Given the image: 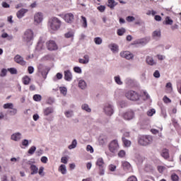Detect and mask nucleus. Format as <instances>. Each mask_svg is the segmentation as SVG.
<instances>
[{
  "label": "nucleus",
  "mask_w": 181,
  "mask_h": 181,
  "mask_svg": "<svg viewBox=\"0 0 181 181\" xmlns=\"http://www.w3.org/2000/svg\"><path fill=\"white\" fill-rule=\"evenodd\" d=\"M96 166H98L99 169H103L104 168V165H105V163L104 162V158L103 157H98L97 158Z\"/></svg>",
  "instance_id": "aec40b11"
},
{
  "label": "nucleus",
  "mask_w": 181,
  "mask_h": 181,
  "mask_svg": "<svg viewBox=\"0 0 181 181\" xmlns=\"http://www.w3.org/2000/svg\"><path fill=\"white\" fill-rule=\"evenodd\" d=\"M153 141V138L151 135L141 136L139 138V144L141 145V146H148V145H151Z\"/></svg>",
  "instance_id": "7ed1b4c3"
},
{
  "label": "nucleus",
  "mask_w": 181,
  "mask_h": 181,
  "mask_svg": "<svg viewBox=\"0 0 181 181\" xmlns=\"http://www.w3.org/2000/svg\"><path fill=\"white\" fill-rule=\"evenodd\" d=\"M81 22L83 28H87V18H86V17L81 16Z\"/></svg>",
  "instance_id": "79ce46f5"
},
{
  "label": "nucleus",
  "mask_w": 181,
  "mask_h": 181,
  "mask_svg": "<svg viewBox=\"0 0 181 181\" xmlns=\"http://www.w3.org/2000/svg\"><path fill=\"white\" fill-rule=\"evenodd\" d=\"M30 175H37L38 172H39V168H37V166H36V165L35 164H31L30 167Z\"/></svg>",
  "instance_id": "b1692460"
},
{
  "label": "nucleus",
  "mask_w": 181,
  "mask_h": 181,
  "mask_svg": "<svg viewBox=\"0 0 181 181\" xmlns=\"http://www.w3.org/2000/svg\"><path fill=\"white\" fill-rule=\"evenodd\" d=\"M59 91H60L61 94H63V95H67V88H66V87H60Z\"/></svg>",
  "instance_id": "37998d69"
},
{
  "label": "nucleus",
  "mask_w": 181,
  "mask_h": 181,
  "mask_svg": "<svg viewBox=\"0 0 181 181\" xmlns=\"http://www.w3.org/2000/svg\"><path fill=\"white\" fill-rule=\"evenodd\" d=\"M104 112L108 117H111L114 114V105L111 103H106L103 107Z\"/></svg>",
  "instance_id": "423d86ee"
},
{
  "label": "nucleus",
  "mask_w": 181,
  "mask_h": 181,
  "mask_svg": "<svg viewBox=\"0 0 181 181\" xmlns=\"http://www.w3.org/2000/svg\"><path fill=\"white\" fill-rule=\"evenodd\" d=\"M161 156L164 158V159H168V158H169V151L168 149H163L161 152Z\"/></svg>",
  "instance_id": "72a5a7b5"
},
{
  "label": "nucleus",
  "mask_w": 181,
  "mask_h": 181,
  "mask_svg": "<svg viewBox=\"0 0 181 181\" xmlns=\"http://www.w3.org/2000/svg\"><path fill=\"white\" fill-rule=\"evenodd\" d=\"M14 105L13 103H6L3 105V108H4V110H13Z\"/></svg>",
  "instance_id": "4c0bfd02"
},
{
  "label": "nucleus",
  "mask_w": 181,
  "mask_h": 181,
  "mask_svg": "<svg viewBox=\"0 0 181 181\" xmlns=\"http://www.w3.org/2000/svg\"><path fill=\"white\" fill-rule=\"evenodd\" d=\"M14 62L21 66H26V61H25L23 57L19 54H17L14 57Z\"/></svg>",
  "instance_id": "f8f14e48"
},
{
  "label": "nucleus",
  "mask_w": 181,
  "mask_h": 181,
  "mask_svg": "<svg viewBox=\"0 0 181 181\" xmlns=\"http://www.w3.org/2000/svg\"><path fill=\"white\" fill-rule=\"evenodd\" d=\"M35 49H36L37 52H40V50H43V49H45V46L43 45V42H40V41L38 42Z\"/></svg>",
  "instance_id": "c9c22d12"
},
{
  "label": "nucleus",
  "mask_w": 181,
  "mask_h": 181,
  "mask_svg": "<svg viewBox=\"0 0 181 181\" xmlns=\"http://www.w3.org/2000/svg\"><path fill=\"white\" fill-rule=\"evenodd\" d=\"M160 36H162L160 30H156L152 33V37L154 40H159V39H160Z\"/></svg>",
  "instance_id": "4be33fe9"
},
{
  "label": "nucleus",
  "mask_w": 181,
  "mask_h": 181,
  "mask_svg": "<svg viewBox=\"0 0 181 181\" xmlns=\"http://www.w3.org/2000/svg\"><path fill=\"white\" fill-rule=\"evenodd\" d=\"M67 162H69V158H67V156L62 157L61 158L62 163H64L66 165L67 164Z\"/></svg>",
  "instance_id": "13d9d810"
},
{
  "label": "nucleus",
  "mask_w": 181,
  "mask_h": 181,
  "mask_svg": "<svg viewBox=\"0 0 181 181\" xmlns=\"http://www.w3.org/2000/svg\"><path fill=\"white\" fill-rule=\"evenodd\" d=\"M37 69L38 73L41 74L43 78H46V77H47V74H49V68L43 64H39Z\"/></svg>",
  "instance_id": "0eeeda50"
},
{
  "label": "nucleus",
  "mask_w": 181,
  "mask_h": 181,
  "mask_svg": "<svg viewBox=\"0 0 181 181\" xmlns=\"http://www.w3.org/2000/svg\"><path fill=\"white\" fill-rule=\"evenodd\" d=\"M40 160L42 163H47V160H49V159H47V157L46 156H42L41 158H40Z\"/></svg>",
  "instance_id": "338daca9"
},
{
  "label": "nucleus",
  "mask_w": 181,
  "mask_h": 181,
  "mask_svg": "<svg viewBox=\"0 0 181 181\" xmlns=\"http://www.w3.org/2000/svg\"><path fill=\"white\" fill-rule=\"evenodd\" d=\"M11 110H9V114H11V115H16V114L18 113V110L13 107Z\"/></svg>",
  "instance_id": "bf43d9fd"
},
{
  "label": "nucleus",
  "mask_w": 181,
  "mask_h": 181,
  "mask_svg": "<svg viewBox=\"0 0 181 181\" xmlns=\"http://www.w3.org/2000/svg\"><path fill=\"white\" fill-rule=\"evenodd\" d=\"M136 162H139V163H142L144 158H142V156H141V155L136 154Z\"/></svg>",
  "instance_id": "8fccbe9b"
},
{
  "label": "nucleus",
  "mask_w": 181,
  "mask_h": 181,
  "mask_svg": "<svg viewBox=\"0 0 181 181\" xmlns=\"http://www.w3.org/2000/svg\"><path fill=\"white\" fill-rule=\"evenodd\" d=\"M108 169H109V170H110V172H115V170L117 169V166L114 164H110L108 166Z\"/></svg>",
  "instance_id": "603ef678"
},
{
  "label": "nucleus",
  "mask_w": 181,
  "mask_h": 181,
  "mask_svg": "<svg viewBox=\"0 0 181 181\" xmlns=\"http://www.w3.org/2000/svg\"><path fill=\"white\" fill-rule=\"evenodd\" d=\"M109 49L112 52V53H118L119 48L118 45L115 43H111L108 45Z\"/></svg>",
  "instance_id": "412c9836"
},
{
  "label": "nucleus",
  "mask_w": 181,
  "mask_h": 181,
  "mask_svg": "<svg viewBox=\"0 0 181 181\" xmlns=\"http://www.w3.org/2000/svg\"><path fill=\"white\" fill-rule=\"evenodd\" d=\"M123 117H124V119L129 121L131 119H134V118L135 117V113L132 110H128L123 115Z\"/></svg>",
  "instance_id": "4468645a"
},
{
  "label": "nucleus",
  "mask_w": 181,
  "mask_h": 181,
  "mask_svg": "<svg viewBox=\"0 0 181 181\" xmlns=\"http://www.w3.org/2000/svg\"><path fill=\"white\" fill-rule=\"evenodd\" d=\"M171 180L173 181H178L179 180V176H177V175H176V174H173L171 175Z\"/></svg>",
  "instance_id": "680f3d73"
},
{
  "label": "nucleus",
  "mask_w": 181,
  "mask_h": 181,
  "mask_svg": "<svg viewBox=\"0 0 181 181\" xmlns=\"http://www.w3.org/2000/svg\"><path fill=\"white\" fill-rule=\"evenodd\" d=\"M37 69L38 73L41 74L43 78H46V77H47V74H49V68L43 64H39Z\"/></svg>",
  "instance_id": "6e6552de"
},
{
  "label": "nucleus",
  "mask_w": 181,
  "mask_h": 181,
  "mask_svg": "<svg viewBox=\"0 0 181 181\" xmlns=\"http://www.w3.org/2000/svg\"><path fill=\"white\" fill-rule=\"evenodd\" d=\"M121 57L123 59H127V60H132L134 59V54L131 53L129 51H123L120 52Z\"/></svg>",
  "instance_id": "9b49d317"
},
{
  "label": "nucleus",
  "mask_w": 181,
  "mask_h": 181,
  "mask_svg": "<svg viewBox=\"0 0 181 181\" xmlns=\"http://www.w3.org/2000/svg\"><path fill=\"white\" fill-rule=\"evenodd\" d=\"M81 109L83 111H86V112H91V108H90V106H88V104L84 103L81 105Z\"/></svg>",
  "instance_id": "473e14b6"
},
{
  "label": "nucleus",
  "mask_w": 181,
  "mask_h": 181,
  "mask_svg": "<svg viewBox=\"0 0 181 181\" xmlns=\"http://www.w3.org/2000/svg\"><path fill=\"white\" fill-rule=\"evenodd\" d=\"M29 12V10L27 8H21L16 13V16L18 19H22Z\"/></svg>",
  "instance_id": "a211bd4d"
},
{
  "label": "nucleus",
  "mask_w": 181,
  "mask_h": 181,
  "mask_svg": "<svg viewBox=\"0 0 181 181\" xmlns=\"http://www.w3.org/2000/svg\"><path fill=\"white\" fill-rule=\"evenodd\" d=\"M119 150V144H118L117 140L112 141L109 144V151L112 152V153H117Z\"/></svg>",
  "instance_id": "39448f33"
},
{
  "label": "nucleus",
  "mask_w": 181,
  "mask_h": 181,
  "mask_svg": "<svg viewBox=\"0 0 181 181\" xmlns=\"http://www.w3.org/2000/svg\"><path fill=\"white\" fill-rule=\"evenodd\" d=\"M114 80L117 86H122V84H124V82L121 80V76L119 75L114 76Z\"/></svg>",
  "instance_id": "a878e982"
},
{
  "label": "nucleus",
  "mask_w": 181,
  "mask_h": 181,
  "mask_svg": "<svg viewBox=\"0 0 181 181\" xmlns=\"http://www.w3.org/2000/svg\"><path fill=\"white\" fill-rule=\"evenodd\" d=\"M33 100L34 101H37V102L42 101V95H37V94L34 95Z\"/></svg>",
  "instance_id": "09e8293b"
},
{
  "label": "nucleus",
  "mask_w": 181,
  "mask_h": 181,
  "mask_svg": "<svg viewBox=\"0 0 181 181\" xmlns=\"http://www.w3.org/2000/svg\"><path fill=\"white\" fill-rule=\"evenodd\" d=\"M47 26L49 32L54 33L62 28V21L57 17H52L48 21Z\"/></svg>",
  "instance_id": "f257e3e1"
},
{
  "label": "nucleus",
  "mask_w": 181,
  "mask_h": 181,
  "mask_svg": "<svg viewBox=\"0 0 181 181\" xmlns=\"http://www.w3.org/2000/svg\"><path fill=\"white\" fill-rule=\"evenodd\" d=\"M38 175H40V176H45V167H40L38 170Z\"/></svg>",
  "instance_id": "49530a36"
},
{
  "label": "nucleus",
  "mask_w": 181,
  "mask_h": 181,
  "mask_svg": "<svg viewBox=\"0 0 181 181\" xmlns=\"http://www.w3.org/2000/svg\"><path fill=\"white\" fill-rule=\"evenodd\" d=\"M146 63L148 66H156L158 64V62L152 56H147L146 57Z\"/></svg>",
  "instance_id": "2eb2a0df"
},
{
  "label": "nucleus",
  "mask_w": 181,
  "mask_h": 181,
  "mask_svg": "<svg viewBox=\"0 0 181 181\" xmlns=\"http://www.w3.org/2000/svg\"><path fill=\"white\" fill-rule=\"evenodd\" d=\"M46 45L47 48L51 52L57 50V49H59V47H57V44H56V42L54 40H49L48 42H47Z\"/></svg>",
  "instance_id": "1a4fd4ad"
},
{
  "label": "nucleus",
  "mask_w": 181,
  "mask_h": 181,
  "mask_svg": "<svg viewBox=\"0 0 181 181\" xmlns=\"http://www.w3.org/2000/svg\"><path fill=\"white\" fill-rule=\"evenodd\" d=\"M127 181H138V179H136V177L134 175L130 176L128 177Z\"/></svg>",
  "instance_id": "69168bd1"
},
{
  "label": "nucleus",
  "mask_w": 181,
  "mask_h": 181,
  "mask_svg": "<svg viewBox=\"0 0 181 181\" xmlns=\"http://www.w3.org/2000/svg\"><path fill=\"white\" fill-rule=\"evenodd\" d=\"M54 112V109L52 107H48L44 109V115L47 117L50 115V114H53Z\"/></svg>",
  "instance_id": "5701e85b"
},
{
  "label": "nucleus",
  "mask_w": 181,
  "mask_h": 181,
  "mask_svg": "<svg viewBox=\"0 0 181 181\" xmlns=\"http://www.w3.org/2000/svg\"><path fill=\"white\" fill-rule=\"evenodd\" d=\"M11 141H14V142H19L21 139H22V133L16 132L11 134Z\"/></svg>",
  "instance_id": "f3484780"
},
{
  "label": "nucleus",
  "mask_w": 181,
  "mask_h": 181,
  "mask_svg": "<svg viewBox=\"0 0 181 181\" xmlns=\"http://www.w3.org/2000/svg\"><path fill=\"white\" fill-rule=\"evenodd\" d=\"M64 36L66 37V39H73V37H74V31L70 30L65 33Z\"/></svg>",
  "instance_id": "2f4dec72"
},
{
  "label": "nucleus",
  "mask_w": 181,
  "mask_h": 181,
  "mask_svg": "<svg viewBox=\"0 0 181 181\" xmlns=\"http://www.w3.org/2000/svg\"><path fill=\"white\" fill-rule=\"evenodd\" d=\"M125 95L128 100L131 101H138L139 100V94L134 90H129L125 93Z\"/></svg>",
  "instance_id": "20e7f679"
},
{
  "label": "nucleus",
  "mask_w": 181,
  "mask_h": 181,
  "mask_svg": "<svg viewBox=\"0 0 181 181\" xmlns=\"http://www.w3.org/2000/svg\"><path fill=\"white\" fill-rule=\"evenodd\" d=\"M23 83L25 86H28L29 83H30V78L29 76H25L23 78Z\"/></svg>",
  "instance_id": "58836bf2"
},
{
  "label": "nucleus",
  "mask_w": 181,
  "mask_h": 181,
  "mask_svg": "<svg viewBox=\"0 0 181 181\" xmlns=\"http://www.w3.org/2000/svg\"><path fill=\"white\" fill-rule=\"evenodd\" d=\"M77 147V140L76 139H74L71 144V145H69L68 146L69 149L71 150V149H74Z\"/></svg>",
  "instance_id": "e433bc0d"
},
{
  "label": "nucleus",
  "mask_w": 181,
  "mask_h": 181,
  "mask_svg": "<svg viewBox=\"0 0 181 181\" xmlns=\"http://www.w3.org/2000/svg\"><path fill=\"white\" fill-rule=\"evenodd\" d=\"M151 42V37H145L144 38H141L134 41L135 45H141V46H145V45H148Z\"/></svg>",
  "instance_id": "9d476101"
},
{
  "label": "nucleus",
  "mask_w": 181,
  "mask_h": 181,
  "mask_svg": "<svg viewBox=\"0 0 181 181\" xmlns=\"http://www.w3.org/2000/svg\"><path fill=\"white\" fill-rule=\"evenodd\" d=\"M86 151L87 152H90V153H94V148L93 146H91V145H88L86 146Z\"/></svg>",
  "instance_id": "5fc2aeb1"
},
{
  "label": "nucleus",
  "mask_w": 181,
  "mask_h": 181,
  "mask_svg": "<svg viewBox=\"0 0 181 181\" xmlns=\"http://www.w3.org/2000/svg\"><path fill=\"white\" fill-rule=\"evenodd\" d=\"M122 141L123 142V145L124 146H125V148H129V146H131V141L125 139V137H122Z\"/></svg>",
  "instance_id": "cd10ccee"
},
{
  "label": "nucleus",
  "mask_w": 181,
  "mask_h": 181,
  "mask_svg": "<svg viewBox=\"0 0 181 181\" xmlns=\"http://www.w3.org/2000/svg\"><path fill=\"white\" fill-rule=\"evenodd\" d=\"M74 71H75V73H77L78 74H81L82 73V70L81 68H80V66L74 67Z\"/></svg>",
  "instance_id": "864d4df0"
},
{
  "label": "nucleus",
  "mask_w": 181,
  "mask_h": 181,
  "mask_svg": "<svg viewBox=\"0 0 181 181\" xmlns=\"http://www.w3.org/2000/svg\"><path fill=\"white\" fill-rule=\"evenodd\" d=\"M127 22H134L135 21V18L134 16H129L126 18Z\"/></svg>",
  "instance_id": "e2e57ef3"
},
{
  "label": "nucleus",
  "mask_w": 181,
  "mask_h": 181,
  "mask_svg": "<svg viewBox=\"0 0 181 181\" xmlns=\"http://www.w3.org/2000/svg\"><path fill=\"white\" fill-rule=\"evenodd\" d=\"M34 22L37 24L42 23L43 22V13L41 12L36 13L34 15Z\"/></svg>",
  "instance_id": "ddd939ff"
},
{
  "label": "nucleus",
  "mask_w": 181,
  "mask_h": 181,
  "mask_svg": "<svg viewBox=\"0 0 181 181\" xmlns=\"http://www.w3.org/2000/svg\"><path fill=\"white\" fill-rule=\"evenodd\" d=\"M44 60H53V55H46L45 57H44Z\"/></svg>",
  "instance_id": "0e129e2a"
},
{
  "label": "nucleus",
  "mask_w": 181,
  "mask_h": 181,
  "mask_svg": "<svg viewBox=\"0 0 181 181\" xmlns=\"http://www.w3.org/2000/svg\"><path fill=\"white\" fill-rule=\"evenodd\" d=\"M125 83L127 86H132V84H134V80L131 79V78H127L125 79Z\"/></svg>",
  "instance_id": "de8ad7c7"
},
{
  "label": "nucleus",
  "mask_w": 181,
  "mask_h": 181,
  "mask_svg": "<svg viewBox=\"0 0 181 181\" xmlns=\"http://www.w3.org/2000/svg\"><path fill=\"white\" fill-rule=\"evenodd\" d=\"M64 78L66 81H71V80H73V74L71 70L64 71Z\"/></svg>",
  "instance_id": "6ab92c4d"
},
{
  "label": "nucleus",
  "mask_w": 181,
  "mask_h": 181,
  "mask_svg": "<svg viewBox=\"0 0 181 181\" xmlns=\"http://www.w3.org/2000/svg\"><path fill=\"white\" fill-rule=\"evenodd\" d=\"M59 172H61L62 175H66L67 173V169L64 164H62L59 168Z\"/></svg>",
  "instance_id": "c756f323"
},
{
  "label": "nucleus",
  "mask_w": 181,
  "mask_h": 181,
  "mask_svg": "<svg viewBox=\"0 0 181 181\" xmlns=\"http://www.w3.org/2000/svg\"><path fill=\"white\" fill-rule=\"evenodd\" d=\"M64 20L66 23H72L73 21H74V15L71 13H66L64 16Z\"/></svg>",
  "instance_id": "dca6fc26"
},
{
  "label": "nucleus",
  "mask_w": 181,
  "mask_h": 181,
  "mask_svg": "<svg viewBox=\"0 0 181 181\" xmlns=\"http://www.w3.org/2000/svg\"><path fill=\"white\" fill-rule=\"evenodd\" d=\"M122 165L124 170H131V164L127 161H122Z\"/></svg>",
  "instance_id": "bb28decb"
},
{
  "label": "nucleus",
  "mask_w": 181,
  "mask_h": 181,
  "mask_svg": "<svg viewBox=\"0 0 181 181\" xmlns=\"http://www.w3.org/2000/svg\"><path fill=\"white\" fill-rule=\"evenodd\" d=\"M36 151V146H33L30 148V149L28 150V153L30 155H33L35 153V151Z\"/></svg>",
  "instance_id": "3c124183"
},
{
  "label": "nucleus",
  "mask_w": 181,
  "mask_h": 181,
  "mask_svg": "<svg viewBox=\"0 0 181 181\" xmlns=\"http://www.w3.org/2000/svg\"><path fill=\"white\" fill-rule=\"evenodd\" d=\"M158 170L160 173H163V172H165V170H166V167L163 165H159L158 167Z\"/></svg>",
  "instance_id": "4d7b16f0"
},
{
  "label": "nucleus",
  "mask_w": 181,
  "mask_h": 181,
  "mask_svg": "<svg viewBox=\"0 0 181 181\" xmlns=\"http://www.w3.org/2000/svg\"><path fill=\"white\" fill-rule=\"evenodd\" d=\"M78 86L81 90H86L87 88V83H86V81L83 79H80L78 81Z\"/></svg>",
  "instance_id": "393cba45"
},
{
  "label": "nucleus",
  "mask_w": 181,
  "mask_h": 181,
  "mask_svg": "<svg viewBox=\"0 0 181 181\" xmlns=\"http://www.w3.org/2000/svg\"><path fill=\"white\" fill-rule=\"evenodd\" d=\"M125 153H126L125 151L121 150L119 151L117 155H118L119 158H124L125 156Z\"/></svg>",
  "instance_id": "052dcab7"
},
{
  "label": "nucleus",
  "mask_w": 181,
  "mask_h": 181,
  "mask_svg": "<svg viewBox=\"0 0 181 181\" xmlns=\"http://www.w3.org/2000/svg\"><path fill=\"white\" fill-rule=\"evenodd\" d=\"M154 114H156V110L155 109H150L147 111L148 117H153Z\"/></svg>",
  "instance_id": "ea45409f"
},
{
  "label": "nucleus",
  "mask_w": 181,
  "mask_h": 181,
  "mask_svg": "<svg viewBox=\"0 0 181 181\" xmlns=\"http://www.w3.org/2000/svg\"><path fill=\"white\" fill-rule=\"evenodd\" d=\"M8 71L11 73V74H18V70H16V68L8 69Z\"/></svg>",
  "instance_id": "6e6d98bb"
},
{
  "label": "nucleus",
  "mask_w": 181,
  "mask_h": 181,
  "mask_svg": "<svg viewBox=\"0 0 181 181\" xmlns=\"http://www.w3.org/2000/svg\"><path fill=\"white\" fill-rule=\"evenodd\" d=\"M94 42L95 45H101L103 43V39L100 37H96L94 38Z\"/></svg>",
  "instance_id": "a19ab883"
},
{
  "label": "nucleus",
  "mask_w": 181,
  "mask_h": 181,
  "mask_svg": "<svg viewBox=\"0 0 181 181\" xmlns=\"http://www.w3.org/2000/svg\"><path fill=\"white\" fill-rule=\"evenodd\" d=\"M125 32H126L125 28H122L117 30V33L119 36H122L124 35V33H125Z\"/></svg>",
  "instance_id": "a18cd8bd"
},
{
  "label": "nucleus",
  "mask_w": 181,
  "mask_h": 181,
  "mask_svg": "<svg viewBox=\"0 0 181 181\" xmlns=\"http://www.w3.org/2000/svg\"><path fill=\"white\" fill-rule=\"evenodd\" d=\"M98 10L99 12H104L105 11V6H99Z\"/></svg>",
  "instance_id": "774afa93"
},
{
  "label": "nucleus",
  "mask_w": 181,
  "mask_h": 181,
  "mask_svg": "<svg viewBox=\"0 0 181 181\" xmlns=\"http://www.w3.org/2000/svg\"><path fill=\"white\" fill-rule=\"evenodd\" d=\"M164 25H173V20L170 18V17L167 16L165 20L163 21Z\"/></svg>",
  "instance_id": "f704fd0d"
},
{
  "label": "nucleus",
  "mask_w": 181,
  "mask_h": 181,
  "mask_svg": "<svg viewBox=\"0 0 181 181\" xmlns=\"http://www.w3.org/2000/svg\"><path fill=\"white\" fill-rule=\"evenodd\" d=\"M107 6L110 8V9H114V7L117 6V3L115 0H108Z\"/></svg>",
  "instance_id": "c85d7f7f"
},
{
  "label": "nucleus",
  "mask_w": 181,
  "mask_h": 181,
  "mask_svg": "<svg viewBox=\"0 0 181 181\" xmlns=\"http://www.w3.org/2000/svg\"><path fill=\"white\" fill-rule=\"evenodd\" d=\"M33 39H35L33 30L28 29L24 32V34L23 35V42H25V43L30 45L33 42Z\"/></svg>",
  "instance_id": "f03ea898"
},
{
  "label": "nucleus",
  "mask_w": 181,
  "mask_h": 181,
  "mask_svg": "<svg viewBox=\"0 0 181 181\" xmlns=\"http://www.w3.org/2000/svg\"><path fill=\"white\" fill-rule=\"evenodd\" d=\"M64 115L66 117V118H71V117H73V111L67 110L64 112Z\"/></svg>",
  "instance_id": "c03bdc74"
},
{
  "label": "nucleus",
  "mask_w": 181,
  "mask_h": 181,
  "mask_svg": "<svg viewBox=\"0 0 181 181\" xmlns=\"http://www.w3.org/2000/svg\"><path fill=\"white\" fill-rule=\"evenodd\" d=\"M28 146H29V140L28 139L22 140L21 148H22V149H25V148H28Z\"/></svg>",
  "instance_id": "7c9ffc66"
}]
</instances>
